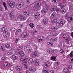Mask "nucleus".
Masks as SVG:
<instances>
[{
	"label": "nucleus",
	"instance_id": "f257e3e1",
	"mask_svg": "<svg viewBox=\"0 0 73 73\" xmlns=\"http://www.w3.org/2000/svg\"><path fill=\"white\" fill-rule=\"evenodd\" d=\"M50 9V7L48 5L46 4L44 8H43L41 11V12L42 13L46 14V13H48V10Z\"/></svg>",
	"mask_w": 73,
	"mask_h": 73
},
{
	"label": "nucleus",
	"instance_id": "f03ea898",
	"mask_svg": "<svg viewBox=\"0 0 73 73\" xmlns=\"http://www.w3.org/2000/svg\"><path fill=\"white\" fill-rule=\"evenodd\" d=\"M7 5L8 7H10L11 8H13L15 7V4L11 3L10 1H8L7 2Z\"/></svg>",
	"mask_w": 73,
	"mask_h": 73
},
{
	"label": "nucleus",
	"instance_id": "7ed1b4c3",
	"mask_svg": "<svg viewBox=\"0 0 73 73\" xmlns=\"http://www.w3.org/2000/svg\"><path fill=\"white\" fill-rule=\"evenodd\" d=\"M61 8L56 9V11L58 13V12H60V13H65V11H64L65 8H63V9H61Z\"/></svg>",
	"mask_w": 73,
	"mask_h": 73
},
{
	"label": "nucleus",
	"instance_id": "20e7f679",
	"mask_svg": "<svg viewBox=\"0 0 73 73\" xmlns=\"http://www.w3.org/2000/svg\"><path fill=\"white\" fill-rule=\"evenodd\" d=\"M64 25V23L63 22L58 21L56 24V26L58 27H63Z\"/></svg>",
	"mask_w": 73,
	"mask_h": 73
},
{
	"label": "nucleus",
	"instance_id": "39448f33",
	"mask_svg": "<svg viewBox=\"0 0 73 73\" xmlns=\"http://www.w3.org/2000/svg\"><path fill=\"white\" fill-rule=\"evenodd\" d=\"M24 49L25 50H27L28 53H30V52H31L32 48L29 46H26Z\"/></svg>",
	"mask_w": 73,
	"mask_h": 73
},
{
	"label": "nucleus",
	"instance_id": "423d86ee",
	"mask_svg": "<svg viewBox=\"0 0 73 73\" xmlns=\"http://www.w3.org/2000/svg\"><path fill=\"white\" fill-rule=\"evenodd\" d=\"M67 21L68 23H70L73 21V14L71 15L68 17Z\"/></svg>",
	"mask_w": 73,
	"mask_h": 73
},
{
	"label": "nucleus",
	"instance_id": "0eeeda50",
	"mask_svg": "<svg viewBox=\"0 0 73 73\" xmlns=\"http://www.w3.org/2000/svg\"><path fill=\"white\" fill-rule=\"evenodd\" d=\"M24 5V2H21L20 4H18L16 6V8L17 9H19V8H21V6H23Z\"/></svg>",
	"mask_w": 73,
	"mask_h": 73
},
{
	"label": "nucleus",
	"instance_id": "6e6552de",
	"mask_svg": "<svg viewBox=\"0 0 73 73\" xmlns=\"http://www.w3.org/2000/svg\"><path fill=\"white\" fill-rule=\"evenodd\" d=\"M11 58L13 61H15L17 58V55L15 54L12 55L11 56Z\"/></svg>",
	"mask_w": 73,
	"mask_h": 73
},
{
	"label": "nucleus",
	"instance_id": "1a4fd4ad",
	"mask_svg": "<svg viewBox=\"0 0 73 73\" xmlns=\"http://www.w3.org/2000/svg\"><path fill=\"white\" fill-rule=\"evenodd\" d=\"M18 56L20 55V57H22L24 56V55H25V52L23 51H21L18 52Z\"/></svg>",
	"mask_w": 73,
	"mask_h": 73
},
{
	"label": "nucleus",
	"instance_id": "9d476101",
	"mask_svg": "<svg viewBox=\"0 0 73 73\" xmlns=\"http://www.w3.org/2000/svg\"><path fill=\"white\" fill-rule=\"evenodd\" d=\"M56 12H54L51 14V16H50V19H54V18H56Z\"/></svg>",
	"mask_w": 73,
	"mask_h": 73
},
{
	"label": "nucleus",
	"instance_id": "9b49d317",
	"mask_svg": "<svg viewBox=\"0 0 73 73\" xmlns=\"http://www.w3.org/2000/svg\"><path fill=\"white\" fill-rule=\"evenodd\" d=\"M38 6H37V5L35 4L33 8V11H38L39 9Z\"/></svg>",
	"mask_w": 73,
	"mask_h": 73
},
{
	"label": "nucleus",
	"instance_id": "f8f14e48",
	"mask_svg": "<svg viewBox=\"0 0 73 73\" xmlns=\"http://www.w3.org/2000/svg\"><path fill=\"white\" fill-rule=\"evenodd\" d=\"M29 70L31 72H35L36 70V69L35 67H31L29 68Z\"/></svg>",
	"mask_w": 73,
	"mask_h": 73
},
{
	"label": "nucleus",
	"instance_id": "ddd939ff",
	"mask_svg": "<svg viewBox=\"0 0 73 73\" xmlns=\"http://www.w3.org/2000/svg\"><path fill=\"white\" fill-rule=\"evenodd\" d=\"M50 34L51 36H56L57 35V33H56L54 31H51Z\"/></svg>",
	"mask_w": 73,
	"mask_h": 73
},
{
	"label": "nucleus",
	"instance_id": "4468645a",
	"mask_svg": "<svg viewBox=\"0 0 73 73\" xmlns=\"http://www.w3.org/2000/svg\"><path fill=\"white\" fill-rule=\"evenodd\" d=\"M35 66H38L39 65V61L38 60H36L34 61Z\"/></svg>",
	"mask_w": 73,
	"mask_h": 73
},
{
	"label": "nucleus",
	"instance_id": "2eb2a0df",
	"mask_svg": "<svg viewBox=\"0 0 73 73\" xmlns=\"http://www.w3.org/2000/svg\"><path fill=\"white\" fill-rule=\"evenodd\" d=\"M22 65L23 66H24V68H25V69H28V67L27 66V62H23L22 63Z\"/></svg>",
	"mask_w": 73,
	"mask_h": 73
},
{
	"label": "nucleus",
	"instance_id": "dca6fc26",
	"mask_svg": "<svg viewBox=\"0 0 73 73\" xmlns=\"http://www.w3.org/2000/svg\"><path fill=\"white\" fill-rule=\"evenodd\" d=\"M28 36V34H27V33L26 32H25L23 33V34L21 35V37H22V38H26Z\"/></svg>",
	"mask_w": 73,
	"mask_h": 73
},
{
	"label": "nucleus",
	"instance_id": "f3484780",
	"mask_svg": "<svg viewBox=\"0 0 73 73\" xmlns=\"http://www.w3.org/2000/svg\"><path fill=\"white\" fill-rule=\"evenodd\" d=\"M4 46L5 47V48H6L7 49H8L9 48H10V45L8 44H5L4 45Z\"/></svg>",
	"mask_w": 73,
	"mask_h": 73
},
{
	"label": "nucleus",
	"instance_id": "a211bd4d",
	"mask_svg": "<svg viewBox=\"0 0 73 73\" xmlns=\"http://www.w3.org/2000/svg\"><path fill=\"white\" fill-rule=\"evenodd\" d=\"M3 5L4 7L5 10L7 11L8 10V8L7 7V3L5 2H4L3 3Z\"/></svg>",
	"mask_w": 73,
	"mask_h": 73
},
{
	"label": "nucleus",
	"instance_id": "6ab92c4d",
	"mask_svg": "<svg viewBox=\"0 0 73 73\" xmlns=\"http://www.w3.org/2000/svg\"><path fill=\"white\" fill-rule=\"evenodd\" d=\"M73 51H72L70 54H69L67 56V57H68V58H70V57H73Z\"/></svg>",
	"mask_w": 73,
	"mask_h": 73
},
{
	"label": "nucleus",
	"instance_id": "aec40b11",
	"mask_svg": "<svg viewBox=\"0 0 73 73\" xmlns=\"http://www.w3.org/2000/svg\"><path fill=\"white\" fill-rule=\"evenodd\" d=\"M59 6L60 8V9H63V8H65V5H62V3H60L59 4Z\"/></svg>",
	"mask_w": 73,
	"mask_h": 73
},
{
	"label": "nucleus",
	"instance_id": "412c9836",
	"mask_svg": "<svg viewBox=\"0 0 73 73\" xmlns=\"http://www.w3.org/2000/svg\"><path fill=\"white\" fill-rule=\"evenodd\" d=\"M7 29V27L5 26L2 27L1 30V31L2 32H4L5 31H6Z\"/></svg>",
	"mask_w": 73,
	"mask_h": 73
},
{
	"label": "nucleus",
	"instance_id": "4be33fe9",
	"mask_svg": "<svg viewBox=\"0 0 73 73\" xmlns=\"http://www.w3.org/2000/svg\"><path fill=\"white\" fill-rule=\"evenodd\" d=\"M3 67L5 68L6 67H7V66H8V63L7 62H4L3 63Z\"/></svg>",
	"mask_w": 73,
	"mask_h": 73
},
{
	"label": "nucleus",
	"instance_id": "5701e85b",
	"mask_svg": "<svg viewBox=\"0 0 73 73\" xmlns=\"http://www.w3.org/2000/svg\"><path fill=\"white\" fill-rule=\"evenodd\" d=\"M70 41V38H67L66 39L65 42L67 44H69V41Z\"/></svg>",
	"mask_w": 73,
	"mask_h": 73
},
{
	"label": "nucleus",
	"instance_id": "b1692460",
	"mask_svg": "<svg viewBox=\"0 0 73 73\" xmlns=\"http://www.w3.org/2000/svg\"><path fill=\"white\" fill-rule=\"evenodd\" d=\"M20 17L21 19V21H23V20H25V19H26V18H25V17L23 16V15H21L20 16Z\"/></svg>",
	"mask_w": 73,
	"mask_h": 73
},
{
	"label": "nucleus",
	"instance_id": "393cba45",
	"mask_svg": "<svg viewBox=\"0 0 73 73\" xmlns=\"http://www.w3.org/2000/svg\"><path fill=\"white\" fill-rule=\"evenodd\" d=\"M38 52L37 51H35L33 53V56L34 57H35V56H36L37 55V53Z\"/></svg>",
	"mask_w": 73,
	"mask_h": 73
},
{
	"label": "nucleus",
	"instance_id": "a878e982",
	"mask_svg": "<svg viewBox=\"0 0 73 73\" xmlns=\"http://www.w3.org/2000/svg\"><path fill=\"white\" fill-rule=\"evenodd\" d=\"M23 13L24 15H29V12H27L24 11L23 12Z\"/></svg>",
	"mask_w": 73,
	"mask_h": 73
},
{
	"label": "nucleus",
	"instance_id": "bb28decb",
	"mask_svg": "<svg viewBox=\"0 0 73 73\" xmlns=\"http://www.w3.org/2000/svg\"><path fill=\"white\" fill-rule=\"evenodd\" d=\"M63 71L64 73H67V72L69 71V70L68 68H65L63 69Z\"/></svg>",
	"mask_w": 73,
	"mask_h": 73
},
{
	"label": "nucleus",
	"instance_id": "cd10ccee",
	"mask_svg": "<svg viewBox=\"0 0 73 73\" xmlns=\"http://www.w3.org/2000/svg\"><path fill=\"white\" fill-rule=\"evenodd\" d=\"M29 26L30 27V28H34V27H35V25L34 24L32 23H30L29 24Z\"/></svg>",
	"mask_w": 73,
	"mask_h": 73
},
{
	"label": "nucleus",
	"instance_id": "c85d7f7f",
	"mask_svg": "<svg viewBox=\"0 0 73 73\" xmlns=\"http://www.w3.org/2000/svg\"><path fill=\"white\" fill-rule=\"evenodd\" d=\"M12 50H10L9 51L7 52V54L8 55H11L12 54Z\"/></svg>",
	"mask_w": 73,
	"mask_h": 73
},
{
	"label": "nucleus",
	"instance_id": "c756f323",
	"mask_svg": "<svg viewBox=\"0 0 73 73\" xmlns=\"http://www.w3.org/2000/svg\"><path fill=\"white\" fill-rule=\"evenodd\" d=\"M16 69L19 71H21L22 69L21 66H17L16 68Z\"/></svg>",
	"mask_w": 73,
	"mask_h": 73
},
{
	"label": "nucleus",
	"instance_id": "7c9ffc66",
	"mask_svg": "<svg viewBox=\"0 0 73 73\" xmlns=\"http://www.w3.org/2000/svg\"><path fill=\"white\" fill-rule=\"evenodd\" d=\"M5 47H3L1 45L0 46V49H1L2 50L4 51L5 50Z\"/></svg>",
	"mask_w": 73,
	"mask_h": 73
},
{
	"label": "nucleus",
	"instance_id": "2f4dec72",
	"mask_svg": "<svg viewBox=\"0 0 73 73\" xmlns=\"http://www.w3.org/2000/svg\"><path fill=\"white\" fill-rule=\"evenodd\" d=\"M1 61H5L7 60V58L5 57H3L1 58Z\"/></svg>",
	"mask_w": 73,
	"mask_h": 73
},
{
	"label": "nucleus",
	"instance_id": "473e14b6",
	"mask_svg": "<svg viewBox=\"0 0 73 73\" xmlns=\"http://www.w3.org/2000/svg\"><path fill=\"white\" fill-rule=\"evenodd\" d=\"M47 23H48L47 19L45 18L43 20V24H47Z\"/></svg>",
	"mask_w": 73,
	"mask_h": 73
},
{
	"label": "nucleus",
	"instance_id": "72a5a7b5",
	"mask_svg": "<svg viewBox=\"0 0 73 73\" xmlns=\"http://www.w3.org/2000/svg\"><path fill=\"white\" fill-rule=\"evenodd\" d=\"M56 59V57L55 56H52L50 58V60L52 61H55Z\"/></svg>",
	"mask_w": 73,
	"mask_h": 73
},
{
	"label": "nucleus",
	"instance_id": "f704fd0d",
	"mask_svg": "<svg viewBox=\"0 0 73 73\" xmlns=\"http://www.w3.org/2000/svg\"><path fill=\"white\" fill-rule=\"evenodd\" d=\"M33 59L32 58H30L29 60V64H32L33 62Z\"/></svg>",
	"mask_w": 73,
	"mask_h": 73
},
{
	"label": "nucleus",
	"instance_id": "c9c22d12",
	"mask_svg": "<svg viewBox=\"0 0 73 73\" xmlns=\"http://www.w3.org/2000/svg\"><path fill=\"white\" fill-rule=\"evenodd\" d=\"M50 41H52L53 42H54V41H56L57 40V38H52L50 39Z\"/></svg>",
	"mask_w": 73,
	"mask_h": 73
},
{
	"label": "nucleus",
	"instance_id": "e433bc0d",
	"mask_svg": "<svg viewBox=\"0 0 73 73\" xmlns=\"http://www.w3.org/2000/svg\"><path fill=\"white\" fill-rule=\"evenodd\" d=\"M52 23H56L57 22V19H54L52 21Z\"/></svg>",
	"mask_w": 73,
	"mask_h": 73
},
{
	"label": "nucleus",
	"instance_id": "4c0bfd02",
	"mask_svg": "<svg viewBox=\"0 0 73 73\" xmlns=\"http://www.w3.org/2000/svg\"><path fill=\"white\" fill-rule=\"evenodd\" d=\"M58 29V28L54 27H52V30L53 31H56V30H57Z\"/></svg>",
	"mask_w": 73,
	"mask_h": 73
},
{
	"label": "nucleus",
	"instance_id": "58836bf2",
	"mask_svg": "<svg viewBox=\"0 0 73 73\" xmlns=\"http://www.w3.org/2000/svg\"><path fill=\"white\" fill-rule=\"evenodd\" d=\"M52 1L53 3H57L58 2V0H52Z\"/></svg>",
	"mask_w": 73,
	"mask_h": 73
},
{
	"label": "nucleus",
	"instance_id": "ea45409f",
	"mask_svg": "<svg viewBox=\"0 0 73 73\" xmlns=\"http://www.w3.org/2000/svg\"><path fill=\"white\" fill-rule=\"evenodd\" d=\"M8 34V31H5L3 33V35H4L5 36H6Z\"/></svg>",
	"mask_w": 73,
	"mask_h": 73
},
{
	"label": "nucleus",
	"instance_id": "a19ab883",
	"mask_svg": "<svg viewBox=\"0 0 73 73\" xmlns=\"http://www.w3.org/2000/svg\"><path fill=\"white\" fill-rule=\"evenodd\" d=\"M56 19H57V20H58L60 18V15H57L56 17H55Z\"/></svg>",
	"mask_w": 73,
	"mask_h": 73
},
{
	"label": "nucleus",
	"instance_id": "79ce46f5",
	"mask_svg": "<svg viewBox=\"0 0 73 73\" xmlns=\"http://www.w3.org/2000/svg\"><path fill=\"white\" fill-rule=\"evenodd\" d=\"M38 38H39V39H41V40H43L44 37L43 36H40L39 37H38Z\"/></svg>",
	"mask_w": 73,
	"mask_h": 73
},
{
	"label": "nucleus",
	"instance_id": "37998d69",
	"mask_svg": "<svg viewBox=\"0 0 73 73\" xmlns=\"http://www.w3.org/2000/svg\"><path fill=\"white\" fill-rule=\"evenodd\" d=\"M19 18L18 17H15L14 19V21H18L19 20Z\"/></svg>",
	"mask_w": 73,
	"mask_h": 73
},
{
	"label": "nucleus",
	"instance_id": "c03bdc74",
	"mask_svg": "<svg viewBox=\"0 0 73 73\" xmlns=\"http://www.w3.org/2000/svg\"><path fill=\"white\" fill-rule=\"evenodd\" d=\"M4 10V9L2 7L1 5H0V11H3Z\"/></svg>",
	"mask_w": 73,
	"mask_h": 73
},
{
	"label": "nucleus",
	"instance_id": "a18cd8bd",
	"mask_svg": "<svg viewBox=\"0 0 73 73\" xmlns=\"http://www.w3.org/2000/svg\"><path fill=\"white\" fill-rule=\"evenodd\" d=\"M19 40V38H17L15 40V43H17V42Z\"/></svg>",
	"mask_w": 73,
	"mask_h": 73
},
{
	"label": "nucleus",
	"instance_id": "49530a36",
	"mask_svg": "<svg viewBox=\"0 0 73 73\" xmlns=\"http://www.w3.org/2000/svg\"><path fill=\"white\" fill-rule=\"evenodd\" d=\"M14 12L13 11H11L9 14V15H13Z\"/></svg>",
	"mask_w": 73,
	"mask_h": 73
},
{
	"label": "nucleus",
	"instance_id": "de8ad7c7",
	"mask_svg": "<svg viewBox=\"0 0 73 73\" xmlns=\"http://www.w3.org/2000/svg\"><path fill=\"white\" fill-rule=\"evenodd\" d=\"M64 52V50L62 49L60 50V53H63Z\"/></svg>",
	"mask_w": 73,
	"mask_h": 73
},
{
	"label": "nucleus",
	"instance_id": "09e8293b",
	"mask_svg": "<svg viewBox=\"0 0 73 73\" xmlns=\"http://www.w3.org/2000/svg\"><path fill=\"white\" fill-rule=\"evenodd\" d=\"M16 29L15 28H12L11 29L10 31H12V32H13L14 31H15Z\"/></svg>",
	"mask_w": 73,
	"mask_h": 73
},
{
	"label": "nucleus",
	"instance_id": "8fccbe9b",
	"mask_svg": "<svg viewBox=\"0 0 73 73\" xmlns=\"http://www.w3.org/2000/svg\"><path fill=\"white\" fill-rule=\"evenodd\" d=\"M52 51L53 50H52L51 49H48L47 50V52H48V53H50V52H52Z\"/></svg>",
	"mask_w": 73,
	"mask_h": 73
},
{
	"label": "nucleus",
	"instance_id": "3c124183",
	"mask_svg": "<svg viewBox=\"0 0 73 73\" xmlns=\"http://www.w3.org/2000/svg\"><path fill=\"white\" fill-rule=\"evenodd\" d=\"M20 60L21 61H25V60L24 58H22L20 59Z\"/></svg>",
	"mask_w": 73,
	"mask_h": 73
},
{
	"label": "nucleus",
	"instance_id": "603ef678",
	"mask_svg": "<svg viewBox=\"0 0 73 73\" xmlns=\"http://www.w3.org/2000/svg\"><path fill=\"white\" fill-rule=\"evenodd\" d=\"M42 71L43 73H46V69H44L42 70Z\"/></svg>",
	"mask_w": 73,
	"mask_h": 73
},
{
	"label": "nucleus",
	"instance_id": "864d4df0",
	"mask_svg": "<svg viewBox=\"0 0 73 73\" xmlns=\"http://www.w3.org/2000/svg\"><path fill=\"white\" fill-rule=\"evenodd\" d=\"M9 16H10V18L11 19H13V18H14V15H9Z\"/></svg>",
	"mask_w": 73,
	"mask_h": 73
},
{
	"label": "nucleus",
	"instance_id": "5fc2aeb1",
	"mask_svg": "<svg viewBox=\"0 0 73 73\" xmlns=\"http://www.w3.org/2000/svg\"><path fill=\"white\" fill-rule=\"evenodd\" d=\"M53 43L52 42H50V46H53Z\"/></svg>",
	"mask_w": 73,
	"mask_h": 73
},
{
	"label": "nucleus",
	"instance_id": "6e6d98bb",
	"mask_svg": "<svg viewBox=\"0 0 73 73\" xmlns=\"http://www.w3.org/2000/svg\"><path fill=\"white\" fill-rule=\"evenodd\" d=\"M29 58V56H25V61H26L27 59H28V58Z\"/></svg>",
	"mask_w": 73,
	"mask_h": 73
},
{
	"label": "nucleus",
	"instance_id": "4d7b16f0",
	"mask_svg": "<svg viewBox=\"0 0 73 73\" xmlns=\"http://www.w3.org/2000/svg\"><path fill=\"white\" fill-rule=\"evenodd\" d=\"M48 64H45L44 65V68H47L48 66Z\"/></svg>",
	"mask_w": 73,
	"mask_h": 73
},
{
	"label": "nucleus",
	"instance_id": "13d9d810",
	"mask_svg": "<svg viewBox=\"0 0 73 73\" xmlns=\"http://www.w3.org/2000/svg\"><path fill=\"white\" fill-rule=\"evenodd\" d=\"M38 42H41V41H42L43 40H42V39H39V38H38Z\"/></svg>",
	"mask_w": 73,
	"mask_h": 73
},
{
	"label": "nucleus",
	"instance_id": "bf43d9fd",
	"mask_svg": "<svg viewBox=\"0 0 73 73\" xmlns=\"http://www.w3.org/2000/svg\"><path fill=\"white\" fill-rule=\"evenodd\" d=\"M50 11H51V12H53V11H54V9L53 8H51L50 9Z\"/></svg>",
	"mask_w": 73,
	"mask_h": 73
},
{
	"label": "nucleus",
	"instance_id": "052dcab7",
	"mask_svg": "<svg viewBox=\"0 0 73 73\" xmlns=\"http://www.w3.org/2000/svg\"><path fill=\"white\" fill-rule=\"evenodd\" d=\"M46 64L47 65H49V64H50V62L49 61H47L46 62Z\"/></svg>",
	"mask_w": 73,
	"mask_h": 73
},
{
	"label": "nucleus",
	"instance_id": "680f3d73",
	"mask_svg": "<svg viewBox=\"0 0 73 73\" xmlns=\"http://www.w3.org/2000/svg\"><path fill=\"white\" fill-rule=\"evenodd\" d=\"M33 46L35 49H37V46H36L35 44H34Z\"/></svg>",
	"mask_w": 73,
	"mask_h": 73
},
{
	"label": "nucleus",
	"instance_id": "e2e57ef3",
	"mask_svg": "<svg viewBox=\"0 0 73 73\" xmlns=\"http://www.w3.org/2000/svg\"><path fill=\"white\" fill-rule=\"evenodd\" d=\"M21 29H18V30H17V32H21Z\"/></svg>",
	"mask_w": 73,
	"mask_h": 73
},
{
	"label": "nucleus",
	"instance_id": "0e129e2a",
	"mask_svg": "<svg viewBox=\"0 0 73 73\" xmlns=\"http://www.w3.org/2000/svg\"><path fill=\"white\" fill-rule=\"evenodd\" d=\"M57 66H58L60 64V62L59 61H57L56 62Z\"/></svg>",
	"mask_w": 73,
	"mask_h": 73
},
{
	"label": "nucleus",
	"instance_id": "69168bd1",
	"mask_svg": "<svg viewBox=\"0 0 73 73\" xmlns=\"http://www.w3.org/2000/svg\"><path fill=\"white\" fill-rule=\"evenodd\" d=\"M71 35L72 37L73 38V32L71 33Z\"/></svg>",
	"mask_w": 73,
	"mask_h": 73
},
{
	"label": "nucleus",
	"instance_id": "338daca9",
	"mask_svg": "<svg viewBox=\"0 0 73 73\" xmlns=\"http://www.w3.org/2000/svg\"><path fill=\"white\" fill-rule=\"evenodd\" d=\"M54 73V71L53 70H51L50 72V73Z\"/></svg>",
	"mask_w": 73,
	"mask_h": 73
},
{
	"label": "nucleus",
	"instance_id": "774afa93",
	"mask_svg": "<svg viewBox=\"0 0 73 73\" xmlns=\"http://www.w3.org/2000/svg\"><path fill=\"white\" fill-rule=\"evenodd\" d=\"M26 73H30V72H29V70H27L26 71Z\"/></svg>",
	"mask_w": 73,
	"mask_h": 73
}]
</instances>
